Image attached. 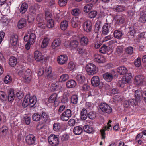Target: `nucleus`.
<instances>
[{"instance_id":"nucleus-27","label":"nucleus","mask_w":146,"mask_h":146,"mask_svg":"<svg viewBox=\"0 0 146 146\" xmlns=\"http://www.w3.org/2000/svg\"><path fill=\"white\" fill-rule=\"evenodd\" d=\"M75 79L79 84H82L85 81V77L82 74H77Z\"/></svg>"},{"instance_id":"nucleus-31","label":"nucleus","mask_w":146,"mask_h":146,"mask_svg":"<svg viewBox=\"0 0 146 146\" xmlns=\"http://www.w3.org/2000/svg\"><path fill=\"white\" fill-rule=\"evenodd\" d=\"M15 98V94L13 90H9L8 96V99L9 102H12Z\"/></svg>"},{"instance_id":"nucleus-57","label":"nucleus","mask_w":146,"mask_h":146,"mask_svg":"<svg viewBox=\"0 0 146 146\" xmlns=\"http://www.w3.org/2000/svg\"><path fill=\"white\" fill-rule=\"evenodd\" d=\"M75 67V65L73 62H70L68 63V68L70 70H73Z\"/></svg>"},{"instance_id":"nucleus-51","label":"nucleus","mask_w":146,"mask_h":146,"mask_svg":"<svg viewBox=\"0 0 146 146\" xmlns=\"http://www.w3.org/2000/svg\"><path fill=\"white\" fill-rule=\"evenodd\" d=\"M69 77L67 74H64L61 75L60 79L61 82H64L68 79Z\"/></svg>"},{"instance_id":"nucleus-47","label":"nucleus","mask_w":146,"mask_h":146,"mask_svg":"<svg viewBox=\"0 0 146 146\" xmlns=\"http://www.w3.org/2000/svg\"><path fill=\"white\" fill-rule=\"evenodd\" d=\"M47 21V26L48 28H51L54 27V22L52 19L48 20Z\"/></svg>"},{"instance_id":"nucleus-30","label":"nucleus","mask_w":146,"mask_h":146,"mask_svg":"<svg viewBox=\"0 0 146 146\" xmlns=\"http://www.w3.org/2000/svg\"><path fill=\"white\" fill-rule=\"evenodd\" d=\"M83 129L85 132L89 134L92 133L94 131V129L92 127L88 125H84L83 127Z\"/></svg>"},{"instance_id":"nucleus-16","label":"nucleus","mask_w":146,"mask_h":146,"mask_svg":"<svg viewBox=\"0 0 146 146\" xmlns=\"http://www.w3.org/2000/svg\"><path fill=\"white\" fill-rule=\"evenodd\" d=\"M57 95L56 94H53L51 95L49 98V101L50 103L54 102V105L55 107L57 106L58 105V102H57Z\"/></svg>"},{"instance_id":"nucleus-2","label":"nucleus","mask_w":146,"mask_h":146,"mask_svg":"<svg viewBox=\"0 0 146 146\" xmlns=\"http://www.w3.org/2000/svg\"><path fill=\"white\" fill-rule=\"evenodd\" d=\"M58 135H51L48 138V141L52 146H56L59 143Z\"/></svg>"},{"instance_id":"nucleus-44","label":"nucleus","mask_w":146,"mask_h":146,"mask_svg":"<svg viewBox=\"0 0 146 146\" xmlns=\"http://www.w3.org/2000/svg\"><path fill=\"white\" fill-rule=\"evenodd\" d=\"M143 92L141 89H138L135 90V95L137 99L139 100L140 97L142 96Z\"/></svg>"},{"instance_id":"nucleus-3","label":"nucleus","mask_w":146,"mask_h":146,"mask_svg":"<svg viewBox=\"0 0 146 146\" xmlns=\"http://www.w3.org/2000/svg\"><path fill=\"white\" fill-rule=\"evenodd\" d=\"M72 111L70 109H68L60 115L61 119L64 121H67L72 115Z\"/></svg>"},{"instance_id":"nucleus-26","label":"nucleus","mask_w":146,"mask_h":146,"mask_svg":"<svg viewBox=\"0 0 146 146\" xmlns=\"http://www.w3.org/2000/svg\"><path fill=\"white\" fill-rule=\"evenodd\" d=\"M76 84V82L73 80H70L68 81L66 83V86L68 88L74 87Z\"/></svg>"},{"instance_id":"nucleus-18","label":"nucleus","mask_w":146,"mask_h":146,"mask_svg":"<svg viewBox=\"0 0 146 146\" xmlns=\"http://www.w3.org/2000/svg\"><path fill=\"white\" fill-rule=\"evenodd\" d=\"M103 77L105 80L109 82L112 80L113 76L111 73L107 72L103 74Z\"/></svg>"},{"instance_id":"nucleus-41","label":"nucleus","mask_w":146,"mask_h":146,"mask_svg":"<svg viewBox=\"0 0 146 146\" xmlns=\"http://www.w3.org/2000/svg\"><path fill=\"white\" fill-rule=\"evenodd\" d=\"M41 119L45 121H46L48 118V115L45 111H42L40 113Z\"/></svg>"},{"instance_id":"nucleus-33","label":"nucleus","mask_w":146,"mask_h":146,"mask_svg":"<svg viewBox=\"0 0 146 146\" xmlns=\"http://www.w3.org/2000/svg\"><path fill=\"white\" fill-rule=\"evenodd\" d=\"M81 118L83 120H85L88 116L87 111L86 109L83 108L80 113Z\"/></svg>"},{"instance_id":"nucleus-62","label":"nucleus","mask_w":146,"mask_h":146,"mask_svg":"<svg viewBox=\"0 0 146 146\" xmlns=\"http://www.w3.org/2000/svg\"><path fill=\"white\" fill-rule=\"evenodd\" d=\"M39 6V5L36 3H35L32 5L31 7V9L33 10L31 12H35L36 10L38 9Z\"/></svg>"},{"instance_id":"nucleus-58","label":"nucleus","mask_w":146,"mask_h":146,"mask_svg":"<svg viewBox=\"0 0 146 146\" xmlns=\"http://www.w3.org/2000/svg\"><path fill=\"white\" fill-rule=\"evenodd\" d=\"M45 19L47 21L52 19L51 14L48 11H46L45 12Z\"/></svg>"},{"instance_id":"nucleus-25","label":"nucleus","mask_w":146,"mask_h":146,"mask_svg":"<svg viewBox=\"0 0 146 146\" xmlns=\"http://www.w3.org/2000/svg\"><path fill=\"white\" fill-rule=\"evenodd\" d=\"M28 100L29 103V106L31 107L34 106L36 104L37 101L36 97L35 96H33L32 97H30L29 96V98Z\"/></svg>"},{"instance_id":"nucleus-12","label":"nucleus","mask_w":146,"mask_h":146,"mask_svg":"<svg viewBox=\"0 0 146 146\" xmlns=\"http://www.w3.org/2000/svg\"><path fill=\"white\" fill-rule=\"evenodd\" d=\"M82 26L85 31L87 32H89L91 31L92 23L90 21L88 20L84 22Z\"/></svg>"},{"instance_id":"nucleus-38","label":"nucleus","mask_w":146,"mask_h":146,"mask_svg":"<svg viewBox=\"0 0 146 146\" xmlns=\"http://www.w3.org/2000/svg\"><path fill=\"white\" fill-rule=\"evenodd\" d=\"M113 35L114 37L117 39H120L122 35V33L121 31L118 30H116L114 31Z\"/></svg>"},{"instance_id":"nucleus-61","label":"nucleus","mask_w":146,"mask_h":146,"mask_svg":"<svg viewBox=\"0 0 146 146\" xmlns=\"http://www.w3.org/2000/svg\"><path fill=\"white\" fill-rule=\"evenodd\" d=\"M89 118L91 119H93L96 117L95 113L93 111L90 112L88 114Z\"/></svg>"},{"instance_id":"nucleus-32","label":"nucleus","mask_w":146,"mask_h":146,"mask_svg":"<svg viewBox=\"0 0 146 146\" xmlns=\"http://www.w3.org/2000/svg\"><path fill=\"white\" fill-rule=\"evenodd\" d=\"M83 129L80 126H76L73 129V132L76 135H79L82 132Z\"/></svg>"},{"instance_id":"nucleus-7","label":"nucleus","mask_w":146,"mask_h":146,"mask_svg":"<svg viewBox=\"0 0 146 146\" xmlns=\"http://www.w3.org/2000/svg\"><path fill=\"white\" fill-rule=\"evenodd\" d=\"M32 78V72L31 70L28 69L24 73L23 79L24 81L27 83L30 82Z\"/></svg>"},{"instance_id":"nucleus-13","label":"nucleus","mask_w":146,"mask_h":146,"mask_svg":"<svg viewBox=\"0 0 146 146\" xmlns=\"http://www.w3.org/2000/svg\"><path fill=\"white\" fill-rule=\"evenodd\" d=\"M68 60V57L66 55H61L57 58V62L58 63L61 65L66 64Z\"/></svg>"},{"instance_id":"nucleus-49","label":"nucleus","mask_w":146,"mask_h":146,"mask_svg":"<svg viewBox=\"0 0 146 146\" xmlns=\"http://www.w3.org/2000/svg\"><path fill=\"white\" fill-rule=\"evenodd\" d=\"M71 101L72 103L74 104H76L78 102V97L76 95H73L71 98Z\"/></svg>"},{"instance_id":"nucleus-36","label":"nucleus","mask_w":146,"mask_h":146,"mask_svg":"<svg viewBox=\"0 0 146 146\" xmlns=\"http://www.w3.org/2000/svg\"><path fill=\"white\" fill-rule=\"evenodd\" d=\"M29 95H27L25 96L24 98L22 104V106L24 108L28 106H29Z\"/></svg>"},{"instance_id":"nucleus-24","label":"nucleus","mask_w":146,"mask_h":146,"mask_svg":"<svg viewBox=\"0 0 146 146\" xmlns=\"http://www.w3.org/2000/svg\"><path fill=\"white\" fill-rule=\"evenodd\" d=\"M143 77L141 75H139L137 76L135 78V83L137 85H141L143 83Z\"/></svg>"},{"instance_id":"nucleus-11","label":"nucleus","mask_w":146,"mask_h":146,"mask_svg":"<svg viewBox=\"0 0 146 146\" xmlns=\"http://www.w3.org/2000/svg\"><path fill=\"white\" fill-rule=\"evenodd\" d=\"M36 138L33 134H29L25 137V141L27 144L31 145L34 144L35 142Z\"/></svg>"},{"instance_id":"nucleus-6","label":"nucleus","mask_w":146,"mask_h":146,"mask_svg":"<svg viewBox=\"0 0 146 146\" xmlns=\"http://www.w3.org/2000/svg\"><path fill=\"white\" fill-rule=\"evenodd\" d=\"M111 122L112 121L110 120L107 124V125L104 127L102 129L100 130L102 139H104L105 138V131L106 130L109 131L110 129L111 130V126L110 124Z\"/></svg>"},{"instance_id":"nucleus-21","label":"nucleus","mask_w":146,"mask_h":146,"mask_svg":"<svg viewBox=\"0 0 146 146\" xmlns=\"http://www.w3.org/2000/svg\"><path fill=\"white\" fill-rule=\"evenodd\" d=\"M71 23L72 27L74 28L77 27L80 24V21L77 17H74L71 20Z\"/></svg>"},{"instance_id":"nucleus-23","label":"nucleus","mask_w":146,"mask_h":146,"mask_svg":"<svg viewBox=\"0 0 146 146\" xmlns=\"http://www.w3.org/2000/svg\"><path fill=\"white\" fill-rule=\"evenodd\" d=\"M114 19L116 23L119 25L123 23L124 21V18L121 15H116Z\"/></svg>"},{"instance_id":"nucleus-39","label":"nucleus","mask_w":146,"mask_h":146,"mask_svg":"<svg viewBox=\"0 0 146 146\" xmlns=\"http://www.w3.org/2000/svg\"><path fill=\"white\" fill-rule=\"evenodd\" d=\"M88 39L87 37L83 36L81 38L80 42L82 45L86 46L88 44Z\"/></svg>"},{"instance_id":"nucleus-22","label":"nucleus","mask_w":146,"mask_h":146,"mask_svg":"<svg viewBox=\"0 0 146 146\" xmlns=\"http://www.w3.org/2000/svg\"><path fill=\"white\" fill-rule=\"evenodd\" d=\"M91 83L93 86H97L100 84V80L99 77L97 76H94L92 78Z\"/></svg>"},{"instance_id":"nucleus-64","label":"nucleus","mask_w":146,"mask_h":146,"mask_svg":"<svg viewBox=\"0 0 146 146\" xmlns=\"http://www.w3.org/2000/svg\"><path fill=\"white\" fill-rule=\"evenodd\" d=\"M129 32L130 33V35L132 36H133L134 35L135 33V31L133 27H131L129 28Z\"/></svg>"},{"instance_id":"nucleus-1","label":"nucleus","mask_w":146,"mask_h":146,"mask_svg":"<svg viewBox=\"0 0 146 146\" xmlns=\"http://www.w3.org/2000/svg\"><path fill=\"white\" fill-rule=\"evenodd\" d=\"M86 69L88 74L90 75L95 74L98 72L97 68L95 65L92 63L87 65Z\"/></svg>"},{"instance_id":"nucleus-15","label":"nucleus","mask_w":146,"mask_h":146,"mask_svg":"<svg viewBox=\"0 0 146 146\" xmlns=\"http://www.w3.org/2000/svg\"><path fill=\"white\" fill-rule=\"evenodd\" d=\"M127 83L128 75L126 74L123 76L121 80L118 81L117 85L118 86L123 88L124 87L125 84L127 85Z\"/></svg>"},{"instance_id":"nucleus-54","label":"nucleus","mask_w":146,"mask_h":146,"mask_svg":"<svg viewBox=\"0 0 146 146\" xmlns=\"http://www.w3.org/2000/svg\"><path fill=\"white\" fill-rule=\"evenodd\" d=\"M59 87L58 82H56L53 83L51 85V87L53 90H56Z\"/></svg>"},{"instance_id":"nucleus-4","label":"nucleus","mask_w":146,"mask_h":146,"mask_svg":"<svg viewBox=\"0 0 146 146\" xmlns=\"http://www.w3.org/2000/svg\"><path fill=\"white\" fill-rule=\"evenodd\" d=\"M100 108L103 112L107 113H110L112 111V109L110 106L105 103L101 104Z\"/></svg>"},{"instance_id":"nucleus-19","label":"nucleus","mask_w":146,"mask_h":146,"mask_svg":"<svg viewBox=\"0 0 146 146\" xmlns=\"http://www.w3.org/2000/svg\"><path fill=\"white\" fill-rule=\"evenodd\" d=\"M19 7V12L23 14L25 13L27 11L28 5L27 3L24 2Z\"/></svg>"},{"instance_id":"nucleus-8","label":"nucleus","mask_w":146,"mask_h":146,"mask_svg":"<svg viewBox=\"0 0 146 146\" xmlns=\"http://www.w3.org/2000/svg\"><path fill=\"white\" fill-rule=\"evenodd\" d=\"M65 45L67 47L72 49L76 48L78 46V42L76 40H72L70 41L66 42Z\"/></svg>"},{"instance_id":"nucleus-55","label":"nucleus","mask_w":146,"mask_h":146,"mask_svg":"<svg viewBox=\"0 0 146 146\" xmlns=\"http://www.w3.org/2000/svg\"><path fill=\"white\" fill-rule=\"evenodd\" d=\"M139 21L142 23L146 22V14H144L141 15L139 19Z\"/></svg>"},{"instance_id":"nucleus-28","label":"nucleus","mask_w":146,"mask_h":146,"mask_svg":"<svg viewBox=\"0 0 146 146\" xmlns=\"http://www.w3.org/2000/svg\"><path fill=\"white\" fill-rule=\"evenodd\" d=\"M27 21L25 19H21L18 22L17 26L19 29H21L25 27Z\"/></svg>"},{"instance_id":"nucleus-63","label":"nucleus","mask_w":146,"mask_h":146,"mask_svg":"<svg viewBox=\"0 0 146 146\" xmlns=\"http://www.w3.org/2000/svg\"><path fill=\"white\" fill-rule=\"evenodd\" d=\"M11 80V78L9 75L6 76L4 80V82L5 84H8L10 82Z\"/></svg>"},{"instance_id":"nucleus-10","label":"nucleus","mask_w":146,"mask_h":146,"mask_svg":"<svg viewBox=\"0 0 146 146\" xmlns=\"http://www.w3.org/2000/svg\"><path fill=\"white\" fill-rule=\"evenodd\" d=\"M112 30V28L110 24L106 23L104 25L102 29V33L103 35H105L108 34Z\"/></svg>"},{"instance_id":"nucleus-34","label":"nucleus","mask_w":146,"mask_h":146,"mask_svg":"<svg viewBox=\"0 0 146 146\" xmlns=\"http://www.w3.org/2000/svg\"><path fill=\"white\" fill-rule=\"evenodd\" d=\"M17 62V60L15 57L12 56L10 58L9 63L11 67H14L16 65Z\"/></svg>"},{"instance_id":"nucleus-29","label":"nucleus","mask_w":146,"mask_h":146,"mask_svg":"<svg viewBox=\"0 0 146 146\" xmlns=\"http://www.w3.org/2000/svg\"><path fill=\"white\" fill-rule=\"evenodd\" d=\"M18 36L16 35H13L10 38V42L13 46L16 45L17 43Z\"/></svg>"},{"instance_id":"nucleus-17","label":"nucleus","mask_w":146,"mask_h":146,"mask_svg":"<svg viewBox=\"0 0 146 146\" xmlns=\"http://www.w3.org/2000/svg\"><path fill=\"white\" fill-rule=\"evenodd\" d=\"M94 59L95 62L98 63H103L105 62L104 58L98 54H94Z\"/></svg>"},{"instance_id":"nucleus-50","label":"nucleus","mask_w":146,"mask_h":146,"mask_svg":"<svg viewBox=\"0 0 146 146\" xmlns=\"http://www.w3.org/2000/svg\"><path fill=\"white\" fill-rule=\"evenodd\" d=\"M80 13V11L79 9L75 8L72 10L71 13L72 15L76 16H78Z\"/></svg>"},{"instance_id":"nucleus-59","label":"nucleus","mask_w":146,"mask_h":146,"mask_svg":"<svg viewBox=\"0 0 146 146\" xmlns=\"http://www.w3.org/2000/svg\"><path fill=\"white\" fill-rule=\"evenodd\" d=\"M67 0H58V3L60 7L64 6L66 5Z\"/></svg>"},{"instance_id":"nucleus-5","label":"nucleus","mask_w":146,"mask_h":146,"mask_svg":"<svg viewBox=\"0 0 146 146\" xmlns=\"http://www.w3.org/2000/svg\"><path fill=\"white\" fill-rule=\"evenodd\" d=\"M44 70V76L47 77V79L51 80L55 78L54 74L52 72V68L51 67L49 66L45 68Z\"/></svg>"},{"instance_id":"nucleus-20","label":"nucleus","mask_w":146,"mask_h":146,"mask_svg":"<svg viewBox=\"0 0 146 146\" xmlns=\"http://www.w3.org/2000/svg\"><path fill=\"white\" fill-rule=\"evenodd\" d=\"M61 43V41L59 38H57L55 39L52 43V48L54 50L56 49V48L60 45Z\"/></svg>"},{"instance_id":"nucleus-46","label":"nucleus","mask_w":146,"mask_h":146,"mask_svg":"<svg viewBox=\"0 0 146 146\" xmlns=\"http://www.w3.org/2000/svg\"><path fill=\"white\" fill-rule=\"evenodd\" d=\"M108 50V46L104 44L100 48L99 51L100 53L104 54Z\"/></svg>"},{"instance_id":"nucleus-56","label":"nucleus","mask_w":146,"mask_h":146,"mask_svg":"<svg viewBox=\"0 0 146 146\" xmlns=\"http://www.w3.org/2000/svg\"><path fill=\"white\" fill-rule=\"evenodd\" d=\"M97 12L96 11H93L89 13L88 14L89 17L90 18H94L97 15Z\"/></svg>"},{"instance_id":"nucleus-53","label":"nucleus","mask_w":146,"mask_h":146,"mask_svg":"<svg viewBox=\"0 0 146 146\" xmlns=\"http://www.w3.org/2000/svg\"><path fill=\"white\" fill-rule=\"evenodd\" d=\"M90 87L87 84H84L81 87V90L83 91H86L89 90Z\"/></svg>"},{"instance_id":"nucleus-9","label":"nucleus","mask_w":146,"mask_h":146,"mask_svg":"<svg viewBox=\"0 0 146 146\" xmlns=\"http://www.w3.org/2000/svg\"><path fill=\"white\" fill-rule=\"evenodd\" d=\"M36 38V36L35 33H32L28 35H25L24 37V40L25 42H30L31 44H33Z\"/></svg>"},{"instance_id":"nucleus-48","label":"nucleus","mask_w":146,"mask_h":146,"mask_svg":"<svg viewBox=\"0 0 146 146\" xmlns=\"http://www.w3.org/2000/svg\"><path fill=\"white\" fill-rule=\"evenodd\" d=\"M61 128V126L60 123H55L53 125V129L55 131H58Z\"/></svg>"},{"instance_id":"nucleus-45","label":"nucleus","mask_w":146,"mask_h":146,"mask_svg":"<svg viewBox=\"0 0 146 146\" xmlns=\"http://www.w3.org/2000/svg\"><path fill=\"white\" fill-rule=\"evenodd\" d=\"M93 5L92 4H89L85 5L84 8V12L88 13L91 9Z\"/></svg>"},{"instance_id":"nucleus-14","label":"nucleus","mask_w":146,"mask_h":146,"mask_svg":"<svg viewBox=\"0 0 146 146\" xmlns=\"http://www.w3.org/2000/svg\"><path fill=\"white\" fill-rule=\"evenodd\" d=\"M34 58L35 60L37 61H41L44 59V57L42 55L41 52L37 50L34 53Z\"/></svg>"},{"instance_id":"nucleus-35","label":"nucleus","mask_w":146,"mask_h":146,"mask_svg":"<svg viewBox=\"0 0 146 146\" xmlns=\"http://www.w3.org/2000/svg\"><path fill=\"white\" fill-rule=\"evenodd\" d=\"M117 71L120 74L122 75L126 73L127 70V68L124 66H120L117 68Z\"/></svg>"},{"instance_id":"nucleus-40","label":"nucleus","mask_w":146,"mask_h":146,"mask_svg":"<svg viewBox=\"0 0 146 146\" xmlns=\"http://www.w3.org/2000/svg\"><path fill=\"white\" fill-rule=\"evenodd\" d=\"M68 22L66 20L62 21L61 23L60 28L62 30H65L67 27Z\"/></svg>"},{"instance_id":"nucleus-42","label":"nucleus","mask_w":146,"mask_h":146,"mask_svg":"<svg viewBox=\"0 0 146 146\" xmlns=\"http://www.w3.org/2000/svg\"><path fill=\"white\" fill-rule=\"evenodd\" d=\"M49 41V39L47 38H45L43 40L41 45L42 48H44L48 45Z\"/></svg>"},{"instance_id":"nucleus-43","label":"nucleus","mask_w":146,"mask_h":146,"mask_svg":"<svg viewBox=\"0 0 146 146\" xmlns=\"http://www.w3.org/2000/svg\"><path fill=\"white\" fill-rule=\"evenodd\" d=\"M32 117L33 120L36 121H38L41 119L40 115L37 113L34 114L32 115Z\"/></svg>"},{"instance_id":"nucleus-52","label":"nucleus","mask_w":146,"mask_h":146,"mask_svg":"<svg viewBox=\"0 0 146 146\" xmlns=\"http://www.w3.org/2000/svg\"><path fill=\"white\" fill-rule=\"evenodd\" d=\"M141 60L139 57H138L137 59L135 60L134 62V64L135 66L137 67H139L141 65Z\"/></svg>"},{"instance_id":"nucleus-37","label":"nucleus","mask_w":146,"mask_h":146,"mask_svg":"<svg viewBox=\"0 0 146 146\" xmlns=\"http://www.w3.org/2000/svg\"><path fill=\"white\" fill-rule=\"evenodd\" d=\"M114 9L117 12H121L125 9V7L120 5H117L114 6Z\"/></svg>"},{"instance_id":"nucleus-60","label":"nucleus","mask_w":146,"mask_h":146,"mask_svg":"<svg viewBox=\"0 0 146 146\" xmlns=\"http://www.w3.org/2000/svg\"><path fill=\"white\" fill-rule=\"evenodd\" d=\"M6 95L5 92L3 91L0 92V99L2 101H4L6 99Z\"/></svg>"}]
</instances>
